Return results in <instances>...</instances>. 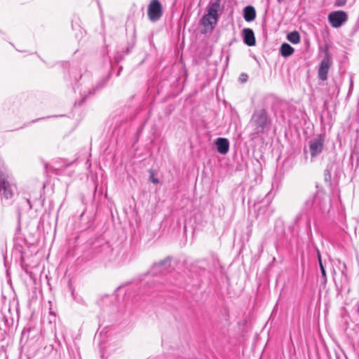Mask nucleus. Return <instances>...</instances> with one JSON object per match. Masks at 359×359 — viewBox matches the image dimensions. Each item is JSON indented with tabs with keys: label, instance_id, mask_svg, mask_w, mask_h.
I'll return each mask as SVG.
<instances>
[{
	"label": "nucleus",
	"instance_id": "f257e3e1",
	"mask_svg": "<svg viewBox=\"0 0 359 359\" xmlns=\"http://www.w3.org/2000/svg\"><path fill=\"white\" fill-rule=\"evenodd\" d=\"M222 0H210L207 6V13L202 17L201 24L203 27L214 29L219 18V12L222 11Z\"/></svg>",
	"mask_w": 359,
	"mask_h": 359
},
{
	"label": "nucleus",
	"instance_id": "f03ea898",
	"mask_svg": "<svg viewBox=\"0 0 359 359\" xmlns=\"http://www.w3.org/2000/svg\"><path fill=\"white\" fill-rule=\"evenodd\" d=\"M327 207V196L323 191H317L310 196L304 203L302 211L308 213L313 212H323Z\"/></svg>",
	"mask_w": 359,
	"mask_h": 359
},
{
	"label": "nucleus",
	"instance_id": "7ed1b4c3",
	"mask_svg": "<svg viewBox=\"0 0 359 359\" xmlns=\"http://www.w3.org/2000/svg\"><path fill=\"white\" fill-rule=\"evenodd\" d=\"M250 123L254 127L255 134L258 135L268 130L271 118L265 109H260L254 111Z\"/></svg>",
	"mask_w": 359,
	"mask_h": 359
},
{
	"label": "nucleus",
	"instance_id": "20e7f679",
	"mask_svg": "<svg viewBox=\"0 0 359 359\" xmlns=\"http://www.w3.org/2000/svg\"><path fill=\"white\" fill-rule=\"evenodd\" d=\"M254 207L256 217L264 221H268L274 212L268 194L262 201L256 202Z\"/></svg>",
	"mask_w": 359,
	"mask_h": 359
},
{
	"label": "nucleus",
	"instance_id": "39448f33",
	"mask_svg": "<svg viewBox=\"0 0 359 359\" xmlns=\"http://www.w3.org/2000/svg\"><path fill=\"white\" fill-rule=\"evenodd\" d=\"M163 15V8L159 0H151L147 7V16L152 22L158 21Z\"/></svg>",
	"mask_w": 359,
	"mask_h": 359
},
{
	"label": "nucleus",
	"instance_id": "423d86ee",
	"mask_svg": "<svg viewBox=\"0 0 359 359\" xmlns=\"http://www.w3.org/2000/svg\"><path fill=\"white\" fill-rule=\"evenodd\" d=\"M15 191V185L8 180L7 176L0 173V196L9 199L13 196Z\"/></svg>",
	"mask_w": 359,
	"mask_h": 359
},
{
	"label": "nucleus",
	"instance_id": "0eeeda50",
	"mask_svg": "<svg viewBox=\"0 0 359 359\" xmlns=\"http://www.w3.org/2000/svg\"><path fill=\"white\" fill-rule=\"evenodd\" d=\"M325 134H320L309 141V151L311 158H316L322 153L325 147Z\"/></svg>",
	"mask_w": 359,
	"mask_h": 359
},
{
	"label": "nucleus",
	"instance_id": "6e6552de",
	"mask_svg": "<svg viewBox=\"0 0 359 359\" xmlns=\"http://www.w3.org/2000/svg\"><path fill=\"white\" fill-rule=\"evenodd\" d=\"M348 14L344 11H334L328 14L327 20L334 28L341 27L348 20Z\"/></svg>",
	"mask_w": 359,
	"mask_h": 359
},
{
	"label": "nucleus",
	"instance_id": "1a4fd4ad",
	"mask_svg": "<svg viewBox=\"0 0 359 359\" xmlns=\"http://www.w3.org/2000/svg\"><path fill=\"white\" fill-rule=\"evenodd\" d=\"M332 63V61L331 55L328 52H326L325 57L321 61L318 71V75L320 80L324 81L327 79V74Z\"/></svg>",
	"mask_w": 359,
	"mask_h": 359
},
{
	"label": "nucleus",
	"instance_id": "9d476101",
	"mask_svg": "<svg viewBox=\"0 0 359 359\" xmlns=\"http://www.w3.org/2000/svg\"><path fill=\"white\" fill-rule=\"evenodd\" d=\"M110 247L104 240H98L93 244V251L95 256L107 254L110 252Z\"/></svg>",
	"mask_w": 359,
	"mask_h": 359
},
{
	"label": "nucleus",
	"instance_id": "9b49d317",
	"mask_svg": "<svg viewBox=\"0 0 359 359\" xmlns=\"http://www.w3.org/2000/svg\"><path fill=\"white\" fill-rule=\"evenodd\" d=\"M243 42L248 46H253L256 43L254 32L250 28H245L242 31Z\"/></svg>",
	"mask_w": 359,
	"mask_h": 359
},
{
	"label": "nucleus",
	"instance_id": "f8f14e48",
	"mask_svg": "<svg viewBox=\"0 0 359 359\" xmlns=\"http://www.w3.org/2000/svg\"><path fill=\"white\" fill-rule=\"evenodd\" d=\"M217 149L221 154H226L229 150V142L226 138L219 137L215 142Z\"/></svg>",
	"mask_w": 359,
	"mask_h": 359
},
{
	"label": "nucleus",
	"instance_id": "ddd939ff",
	"mask_svg": "<svg viewBox=\"0 0 359 359\" xmlns=\"http://www.w3.org/2000/svg\"><path fill=\"white\" fill-rule=\"evenodd\" d=\"M243 18L246 22H252L256 18V11L252 6H247L243 9Z\"/></svg>",
	"mask_w": 359,
	"mask_h": 359
},
{
	"label": "nucleus",
	"instance_id": "4468645a",
	"mask_svg": "<svg viewBox=\"0 0 359 359\" xmlns=\"http://www.w3.org/2000/svg\"><path fill=\"white\" fill-rule=\"evenodd\" d=\"M334 162H330L324 170V181L330 186L332 185V176L331 172L333 169Z\"/></svg>",
	"mask_w": 359,
	"mask_h": 359
},
{
	"label": "nucleus",
	"instance_id": "2eb2a0df",
	"mask_svg": "<svg viewBox=\"0 0 359 359\" xmlns=\"http://www.w3.org/2000/svg\"><path fill=\"white\" fill-rule=\"evenodd\" d=\"M294 51V49L287 43H283L280 48V53L285 57L292 55Z\"/></svg>",
	"mask_w": 359,
	"mask_h": 359
},
{
	"label": "nucleus",
	"instance_id": "dca6fc26",
	"mask_svg": "<svg viewBox=\"0 0 359 359\" xmlns=\"http://www.w3.org/2000/svg\"><path fill=\"white\" fill-rule=\"evenodd\" d=\"M287 39L291 43L297 44L300 41V35L298 32L294 31L287 34Z\"/></svg>",
	"mask_w": 359,
	"mask_h": 359
},
{
	"label": "nucleus",
	"instance_id": "f3484780",
	"mask_svg": "<svg viewBox=\"0 0 359 359\" xmlns=\"http://www.w3.org/2000/svg\"><path fill=\"white\" fill-rule=\"evenodd\" d=\"M20 231H21V227H20V225L19 224L18 226L17 227L15 236L14 238V241H15L16 245H20V241H21Z\"/></svg>",
	"mask_w": 359,
	"mask_h": 359
},
{
	"label": "nucleus",
	"instance_id": "a211bd4d",
	"mask_svg": "<svg viewBox=\"0 0 359 359\" xmlns=\"http://www.w3.org/2000/svg\"><path fill=\"white\" fill-rule=\"evenodd\" d=\"M149 180L154 184L159 183L158 179L154 177V170H149Z\"/></svg>",
	"mask_w": 359,
	"mask_h": 359
},
{
	"label": "nucleus",
	"instance_id": "6ab92c4d",
	"mask_svg": "<svg viewBox=\"0 0 359 359\" xmlns=\"http://www.w3.org/2000/svg\"><path fill=\"white\" fill-rule=\"evenodd\" d=\"M168 263H170V259L168 257L161 261L160 262H158L157 264H155L154 265V267H160V266H163L165 265Z\"/></svg>",
	"mask_w": 359,
	"mask_h": 359
},
{
	"label": "nucleus",
	"instance_id": "aec40b11",
	"mask_svg": "<svg viewBox=\"0 0 359 359\" xmlns=\"http://www.w3.org/2000/svg\"><path fill=\"white\" fill-rule=\"evenodd\" d=\"M320 271H321V274H322V278L323 279V282L326 283L327 282V275H326L325 269L323 264H320Z\"/></svg>",
	"mask_w": 359,
	"mask_h": 359
},
{
	"label": "nucleus",
	"instance_id": "412c9836",
	"mask_svg": "<svg viewBox=\"0 0 359 359\" xmlns=\"http://www.w3.org/2000/svg\"><path fill=\"white\" fill-rule=\"evenodd\" d=\"M346 4V0H336L334 1V6L336 7H342L345 6Z\"/></svg>",
	"mask_w": 359,
	"mask_h": 359
},
{
	"label": "nucleus",
	"instance_id": "4be33fe9",
	"mask_svg": "<svg viewBox=\"0 0 359 359\" xmlns=\"http://www.w3.org/2000/svg\"><path fill=\"white\" fill-rule=\"evenodd\" d=\"M248 75L245 73H242L239 76V81L241 83H245L248 81Z\"/></svg>",
	"mask_w": 359,
	"mask_h": 359
},
{
	"label": "nucleus",
	"instance_id": "5701e85b",
	"mask_svg": "<svg viewBox=\"0 0 359 359\" xmlns=\"http://www.w3.org/2000/svg\"><path fill=\"white\" fill-rule=\"evenodd\" d=\"M318 262H319V266H320V264H323V262H322L321 256H320L319 251L318 252Z\"/></svg>",
	"mask_w": 359,
	"mask_h": 359
},
{
	"label": "nucleus",
	"instance_id": "b1692460",
	"mask_svg": "<svg viewBox=\"0 0 359 359\" xmlns=\"http://www.w3.org/2000/svg\"><path fill=\"white\" fill-rule=\"evenodd\" d=\"M44 167H45L46 172H48V163H46L44 164Z\"/></svg>",
	"mask_w": 359,
	"mask_h": 359
},
{
	"label": "nucleus",
	"instance_id": "393cba45",
	"mask_svg": "<svg viewBox=\"0 0 359 359\" xmlns=\"http://www.w3.org/2000/svg\"><path fill=\"white\" fill-rule=\"evenodd\" d=\"M284 0H277L278 3H282Z\"/></svg>",
	"mask_w": 359,
	"mask_h": 359
},
{
	"label": "nucleus",
	"instance_id": "a878e982",
	"mask_svg": "<svg viewBox=\"0 0 359 359\" xmlns=\"http://www.w3.org/2000/svg\"><path fill=\"white\" fill-rule=\"evenodd\" d=\"M84 100V99H83V100L79 103V105H81V102Z\"/></svg>",
	"mask_w": 359,
	"mask_h": 359
},
{
	"label": "nucleus",
	"instance_id": "bb28decb",
	"mask_svg": "<svg viewBox=\"0 0 359 359\" xmlns=\"http://www.w3.org/2000/svg\"><path fill=\"white\" fill-rule=\"evenodd\" d=\"M358 313L359 314V306H358Z\"/></svg>",
	"mask_w": 359,
	"mask_h": 359
}]
</instances>
